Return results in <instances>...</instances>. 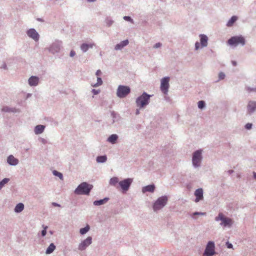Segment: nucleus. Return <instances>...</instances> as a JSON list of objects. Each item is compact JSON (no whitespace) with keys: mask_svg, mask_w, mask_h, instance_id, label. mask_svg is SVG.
<instances>
[{"mask_svg":"<svg viewBox=\"0 0 256 256\" xmlns=\"http://www.w3.org/2000/svg\"><path fill=\"white\" fill-rule=\"evenodd\" d=\"M92 188V185L84 182L78 186L74 192L77 194H88Z\"/></svg>","mask_w":256,"mask_h":256,"instance_id":"f257e3e1","label":"nucleus"},{"mask_svg":"<svg viewBox=\"0 0 256 256\" xmlns=\"http://www.w3.org/2000/svg\"><path fill=\"white\" fill-rule=\"evenodd\" d=\"M245 38L242 36H232L228 41V44L229 45L234 46H236L238 45L244 46L245 44Z\"/></svg>","mask_w":256,"mask_h":256,"instance_id":"f03ea898","label":"nucleus"},{"mask_svg":"<svg viewBox=\"0 0 256 256\" xmlns=\"http://www.w3.org/2000/svg\"><path fill=\"white\" fill-rule=\"evenodd\" d=\"M150 97V95L146 94V92L143 93L136 100L137 106L143 108L147 105L148 104Z\"/></svg>","mask_w":256,"mask_h":256,"instance_id":"7ed1b4c3","label":"nucleus"},{"mask_svg":"<svg viewBox=\"0 0 256 256\" xmlns=\"http://www.w3.org/2000/svg\"><path fill=\"white\" fill-rule=\"evenodd\" d=\"M215 220L216 221L221 220L220 224L224 226L230 227L233 224V221L231 218L226 217L222 213H220Z\"/></svg>","mask_w":256,"mask_h":256,"instance_id":"20e7f679","label":"nucleus"},{"mask_svg":"<svg viewBox=\"0 0 256 256\" xmlns=\"http://www.w3.org/2000/svg\"><path fill=\"white\" fill-rule=\"evenodd\" d=\"M130 87L120 85L118 88L116 94L118 97L123 98L128 94L130 93Z\"/></svg>","mask_w":256,"mask_h":256,"instance_id":"39448f33","label":"nucleus"},{"mask_svg":"<svg viewBox=\"0 0 256 256\" xmlns=\"http://www.w3.org/2000/svg\"><path fill=\"white\" fill-rule=\"evenodd\" d=\"M168 198L166 196H162L160 198H159L154 202L153 206V208L154 210L156 211L162 208L166 204Z\"/></svg>","mask_w":256,"mask_h":256,"instance_id":"423d86ee","label":"nucleus"},{"mask_svg":"<svg viewBox=\"0 0 256 256\" xmlns=\"http://www.w3.org/2000/svg\"><path fill=\"white\" fill-rule=\"evenodd\" d=\"M214 254V244L212 242H209L206 246L203 256H212Z\"/></svg>","mask_w":256,"mask_h":256,"instance_id":"0eeeda50","label":"nucleus"},{"mask_svg":"<svg viewBox=\"0 0 256 256\" xmlns=\"http://www.w3.org/2000/svg\"><path fill=\"white\" fill-rule=\"evenodd\" d=\"M169 80L168 77H165L161 80L160 90L164 94L168 93L169 88Z\"/></svg>","mask_w":256,"mask_h":256,"instance_id":"6e6552de","label":"nucleus"},{"mask_svg":"<svg viewBox=\"0 0 256 256\" xmlns=\"http://www.w3.org/2000/svg\"><path fill=\"white\" fill-rule=\"evenodd\" d=\"M202 159V151L198 150L195 152L192 156V163L195 166H200Z\"/></svg>","mask_w":256,"mask_h":256,"instance_id":"1a4fd4ad","label":"nucleus"},{"mask_svg":"<svg viewBox=\"0 0 256 256\" xmlns=\"http://www.w3.org/2000/svg\"><path fill=\"white\" fill-rule=\"evenodd\" d=\"M132 181V179L130 178L125 179L124 180L120 181L119 182V184L124 190L126 191L128 190Z\"/></svg>","mask_w":256,"mask_h":256,"instance_id":"9d476101","label":"nucleus"},{"mask_svg":"<svg viewBox=\"0 0 256 256\" xmlns=\"http://www.w3.org/2000/svg\"><path fill=\"white\" fill-rule=\"evenodd\" d=\"M92 243V238L88 236L85 240L82 242L79 245V250H84L86 247L89 246Z\"/></svg>","mask_w":256,"mask_h":256,"instance_id":"9b49d317","label":"nucleus"},{"mask_svg":"<svg viewBox=\"0 0 256 256\" xmlns=\"http://www.w3.org/2000/svg\"><path fill=\"white\" fill-rule=\"evenodd\" d=\"M28 36L36 41H38L39 39V34L34 28L30 29L27 31Z\"/></svg>","mask_w":256,"mask_h":256,"instance_id":"f8f14e48","label":"nucleus"},{"mask_svg":"<svg viewBox=\"0 0 256 256\" xmlns=\"http://www.w3.org/2000/svg\"><path fill=\"white\" fill-rule=\"evenodd\" d=\"M194 196L196 197L195 202H199L203 198V190L202 188H198L194 192Z\"/></svg>","mask_w":256,"mask_h":256,"instance_id":"ddd939ff","label":"nucleus"},{"mask_svg":"<svg viewBox=\"0 0 256 256\" xmlns=\"http://www.w3.org/2000/svg\"><path fill=\"white\" fill-rule=\"evenodd\" d=\"M256 110V102L250 101L248 105V110L250 114Z\"/></svg>","mask_w":256,"mask_h":256,"instance_id":"4468645a","label":"nucleus"},{"mask_svg":"<svg viewBox=\"0 0 256 256\" xmlns=\"http://www.w3.org/2000/svg\"><path fill=\"white\" fill-rule=\"evenodd\" d=\"M38 78L36 76H32L28 80V84L31 86H35L38 84Z\"/></svg>","mask_w":256,"mask_h":256,"instance_id":"2eb2a0df","label":"nucleus"},{"mask_svg":"<svg viewBox=\"0 0 256 256\" xmlns=\"http://www.w3.org/2000/svg\"><path fill=\"white\" fill-rule=\"evenodd\" d=\"M8 162L10 165H16L18 164V160L13 156L10 155L8 158Z\"/></svg>","mask_w":256,"mask_h":256,"instance_id":"dca6fc26","label":"nucleus"},{"mask_svg":"<svg viewBox=\"0 0 256 256\" xmlns=\"http://www.w3.org/2000/svg\"><path fill=\"white\" fill-rule=\"evenodd\" d=\"M155 189V186L154 184L148 185L142 188V192H154Z\"/></svg>","mask_w":256,"mask_h":256,"instance_id":"f3484780","label":"nucleus"},{"mask_svg":"<svg viewBox=\"0 0 256 256\" xmlns=\"http://www.w3.org/2000/svg\"><path fill=\"white\" fill-rule=\"evenodd\" d=\"M128 40H125L122 42L120 43L117 44L115 46V50H118L122 49V48H124V46L128 45Z\"/></svg>","mask_w":256,"mask_h":256,"instance_id":"a211bd4d","label":"nucleus"},{"mask_svg":"<svg viewBox=\"0 0 256 256\" xmlns=\"http://www.w3.org/2000/svg\"><path fill=\"white\" fill-rule=\"evenodd\" d=\"M200 43L202 46H206L208 44V38L204 34L200 35Z\"/></svg>","mask_w":256,"mask_h":256,"instance_id":"6ab92c4d","label":"nucleus"},{"mask_svg":"<svg viewBox=\"0 0 256 256\" xmlns=\"http://www.w3.org/2000/svg\"><path fill=\"white\" fill-rule=\"evenodd\" d=\"M94 44H82L80 48L84 52H86L89 48H92Z\"/></svg>","mask_w":256,"mask_h":256,"instance_id":"aec40b11","label":"nucleus"},{"mask_svg":"<svg viewBox=\"0 0 256 256\" xmlns=\"http://www.w3.org/2000/svg\"><path fill=\"white\" fill-rule=\"evenodd\" d=\"M44 129V126L42 125L36 126L34 129V132L36 134H40L43 132Z\"/></svg>","mask_w":256,"mask_h":256,"instance_id":"412c9836","label":"nucleus"},{"mask_svg":"<svg viewBox=\"0 0 256 256\" xmlns=\"http://www.w3.org/2000/svg\"><path fill=\"white\" fill-rule=\"evenodd\" d=\"M56 249V246L53 243L50 244L48 247L47 248L46 253V254H50L52 253L54 250Z\"/></svg>","mask_w":256,"mask_h":256,"instance_id":"4be33fe9","label":"nucleus"},{"mask_svg":"<svg viewBox=\"0 0 256 256\" xmlns=\"http://www.w3.org/2000/svg\"><path fill=\"white\" fill-rule=\"evenodd\" d=\"M238 18L236 16H232L231 18L228 21L226 26H232L233 24L236 22Z\"/></svg>","mask_w":256,"mask_h":256,"instance_id":"5701e85b","label":"nucleus"},{"mask_svg":"<svg viewBox=\"0 0 256 256\" xmlns=\"http://www.w3.org/2000/svg\"><path fill=\"white\" fill-rule=\"evenodd\" d=\"M24 208V205L22 203H19L18 204L15 208L14 210L16 212H21Z\"/></svg>","mask_w":256,"mask_h":256,"instance_id":"b1692460","label":"nucleus"},{"mask_svg":"<svg viewBox=\"0 0 256 256\" xmlns=\"http://www.w3.org/2000/svg\"><path fill=\"white\" fill-rule=\"evenodd\" d=\"M118 138V137L117 135L112 134L108 138V141L112 144H114L116 143V142Z\"/></svg>","mask_w":256,"mask_h":256,"instance_id":"393cba45","label":"nucleus"},{"mask_svg":"<svg viewBox=\"0 0 256 256\" xmlns=\"http://www.w3.org/2000/svg\"><path fill=\"white\" fill-rule=\"evenodd\" d=\"M107 158L106 156H99L96 158V161L98 162H104L106 161Z\"/></svg>","mask_w":256,"mask_h":256,"instance_id":"a878e982","label":"nucleus"},{"mask_svg":"<svg viewBox=\"0 0 256 256\" xmlns=\"http://www.w3.org/2000/svg\"><path fill=\"white\" fill-rule=\"evenodd\" d=\"M108 200V198H104V200H96L94 202V204L95 206H100L104 204V202Z\"/></svg>","mask_w":256,"mask_h":256,"instance_id":"bb28decb","label":"nucleus"},{"mask_svg":"<svg viewBox=\"0 0 256 256\" xmlns=\"http://www.w3.org/2000/svg\"><path fill=\"white\" fill-rule=\"evenodd\" d=\"M90 230V227L88 225H87L86 227L84 228H80V233L82 234H86Z\"/></svg>","mask_w":256,"mask_h":256,"instance_id":"cd10ccee","label":"nucleus"},{"mask_svg":"<svg viewBox=\"0 0 256 256\" xmlns=\"http://www.w3.org/2000/svg\"><path fill=\"white\" fill-rule=\"evenodd\" d=\"M9 181V179L8 178H5L3 179L0 182V190L4 186L5 184H7Z\"/></svg>","mask_w":256,"mask_h":256,"instance_id":"c85d7f7f","label":"nucleus"},{"mask_svg":"<svg viewBox=\"0 0 256 256\" xmlns=\"http://www.w3.org/2000/svg\"><path fill=\"white\" fill-rule=\"evenodd\" d=\"M97 80H98L97 83H96V84H94L92 85V86H94V87H96V86H100V85H102V79H101V78H100V77H98Z\"/></svg>","mask_w":256,"mask_h":256,"instance_id":"c756f323","label":"nucleus"},{"mask_svg":"<svg viewBox=\"0 0 256 256\" xmlns=\"http://www.w3.org/2000/svg\"><path fill=\"white\" fill-rule=\"evenodd\" d=\"M118 182V178H116V177L112 178L110 180V184H111L115 185Z\"/></svg>","mask_w":256,"mask_h":256,"instance_id":"7c9ffc66","label":"nucleus"},{"mask_svg":"<svg viewBox=\"0 0 256 256\" xmlns=\"http://www.w3.org/2000/svg\"><path fill=\"white\" fill-rule=\"evenodd\" d=\"M53 174L54 176H58V177H59L60 179H61V180L62 179V174L60 172H58L56 170H54L53 171Z\"/></svg>","mask_w":256,"mask_h":256,"instance_id":"2f4dec72","label":"nucleus"},{"mask_svg":"<svg viewBox=\"0 0 256 256\" xmlns=\"http://www.w3.org/2000/svg\"><path fill=\"white\" fill-rule=\"evenodd\" d=\"M205 106V103L204 101L202 100H200V101H199L198 102V107L202 109V108H204Z\"/></svg>","mask_w":256,"mask_h":256,"instance_id":"473e14b6","label":"nucleus"},{"mask_svg":"<svg viewBox=\"0 0 256 256\" xmlns=\"http://www.w3.org/2000/svg\"><path fill=\"white\" fill-rule=\"evenodd\" d=\"M43 226L44 230L42 232V236H44L46 234V230H47L48 226Z\"/></svg>","mask_w":256,"mask_h":256,"instance_id":"72a5a7b5","label":"nucleus"},{"mask_svg":"<svg viewBox=\"0 0 256 256\" xmlns=\"http://www.w3.org/2000/svg\"><path fill=\"white\" fill-rule=\"evenodd\" d=\"M218 77H219L220 80H222L224 78L225 74L224 73L220 72V74H218Z\"/></svg>","mask_w":256,"mask_h":256,"instance_id":"f704fd0d","label":"nucleus"},{"mask_svg":"<svg viewBox=\"0 0 256 256\" xmlns=\"http://www.w3.org/2000/svg\"><path fill=\"white\" fill-rule=\"evenodd\" d=\"M124 20H128V21H130L132 23L134 22L130 18V16H125L124 17Z\"/></svg>","mask_w":256,"mask_h":256,"instance_id":"c9c22d12","label":"nucleus"},{"mask_svg":"<svg viewBox=\"0 0 256 256\" xmlns=\"http://www.w3.org/2000/svg\"><path fill=\"white\" fill-rule=\"evenodd\" d=\"M252 124L250 123H248L246 124L245 128L248 129L250 130L252 128Z\"/></svg>","mask_w":256,"mask_h":256,"instance_id":"e433bc0d","label":"nucleus"},{"mask_svg":"<svg viewBox=\"0 0 256 256\" xmlns=\"http://www.w3.org/2000/svg\"><path fill=\"white\" fill-rule=\"evenodd\" d=\"M226 245L228 248H232V244L230 243V242H226Z\"/></svg>","mask_w":256,"mask_h":256,"instance_id":"4c0bfd02","label":"nucleus"},{"mask_svg":"<svg viewBox=\"0 0 256 256\" xmlns=\"http://www.w3.org/2000/svg\"><path fill=\"white\" fill-rule=\"evenodd\" d=\"M96 76H97L98 77H99V76H101V74H102V72H101V70H98L96 71Z\"/></svg>","mask_w":256,"mask_h":256,"instance_id":"58836bf2","label":"nucleus"},{"mask_svg":"<svg viewBox=\"0 0 256 256\" xmlns=\"http://www.w3.org/2000/svg\"><path fill=\"white\" fill-rule=\"evenodd\" d=\"M162 44L160 42L156 43L154 46V48H160Z\"/></svg>","mask_w":256,"mask_h":256,"instance_id":"ea45409f","label":"nucleus"},{"mask_svg":"<svg viewBox=\"0 0 256 256\" xmlns=\"http://www.w3.org/2000/svg\"><path fill=\"white\" fill-rule=\"evenodd\" d=\"M99 92H100V90H94V89L92 90V92L95 95L98 94L99 93Z\"/></svg>","mask_w":256,"mask_h":256,"instance_id":"a19ab883","label":"nucleus"},{"mask_svg":"<svg viewBox=\"0 0 256 256\" xmlns=\"http://www.w3.org/2000/svg\"><path fill=\"white\" fill-rule=\"evenodd\" d=\"M195 47L196 50H198L200 47V44L198 42H196L195 44Z\"/></svg>","mask_w":256,"mask_h":256,"instance_id":"79ce46f5","label":"nucleus"},{"mask_svg":"<svg viewBox=\"0 0 256 256\" xmlns=\"http://www.w3.org/2000/svg\"><path fill=\"white\" fill-rule=\"evenodd\" d=\"M248 90L249 92H252V91L256 92V88H248Z\"/></svg>","mask_w":256,"mask_h":256,"instance_id":"37998d69","label":"nucleus"},{"mask_svg":"<svg viewBox=\"0 0 256 256\" xmlns=\"http://www.w3.org/2000/svg\"><path fill=\"white\" fill-rule=\"evenodd\" d=\"M74 54H75V52L73 50H72L70 53V56H74Z\"/></svg>","mask_w":256,"mask_h":256,"instance_id":"c03bdc74","label":"nucleus"},{"mask_svg":"<svg viewBox=\"0 0 256 256\" xmlns=\"http://www.w3.org/2000/svg\"><path fill=\"white\" fill-rule=\"evenodd\" d=\"M52 205L55 206H60V204H56V202H53L52 203Z\"/></svg>","mask_w":256,"mask_h":256,"instance_id":"a18cd8bd","label":"nucleus"},{"mask_svg":"<svg viewBox=\"0 0 256 256\" xmlns=\"http://www.w3.org/2000/svg\"><path fill=\"white\" fill-rule=\"evenodd\" d=\"M205 214L204 213H198V212H195L194 214Z\"/></svg>","mask_w":256,"mask_h":256,"instance_id":"49530a36","label":"nucleus"},{"mask_svg":"<svg viewBox=\"0 0 256 256\" xmlns=\"http://www.w3.org/2000/svg\"><path fill=\"white\" fill-rule=\"evenodd\" d=\"M232 62V64H233L234 66H236V62Z\"/></svg>","mask_w":256,"mask_h":256,"instance_id":"de8ad7c7","label":"nucleus"},{"mask_svg":"<svg viewBox=\"0 0 256 256\" xmlns=\"http://www.w3.org/2000/svg\"><path fill=\"white\" fill-rule=\"evenodd\" d=\"M254 176L255 179H256V172H254Z\"/></svg>","mask_w":256,"mask_h":256,"instance_id":"09e8293b","label":"nucleus"},{"mask_svg":"<svg viewBox=\"0 0 256 256\" xmlns=\"http://www.w3.org/2000/svg\"><path fill=\"white\" fill-rule=\"evenodd\" d=\"M88 2H94L96 1V0H87Z\"/></svg>","mask_w":256,"mask_h":256,"instance_id":"8fccbe9b","label":"nucleus"},{"mask_svg":"<svg viewBox=\"0 0 256 256\" xmlns=\"http://www.w3.org/2000/svg\"><path fill=\"white\" fill-rule=\"evenodd\" d=\"M139 114V112H138V110H137V112H136V114Z\"/></svg>","mask_w":256,"mask_h":256,"instance_id":"3c124183","label":"nucleus"}]
</instances>
